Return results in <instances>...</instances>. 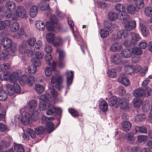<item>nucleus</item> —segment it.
Wrapping results in <instances>:
<instances>
[{
	"instance_id": "obj_22",
	"label": "nucleus",
	"mask_w": 152,
	"mask_h": 152,
	"mask_svg": "<svg viewBox=\"0 0 152 152\" xmlns=\"http://www.w3.org/2000/svg\"><path fill=\"white\" fill-rule=\"evenodd\" d=\"M134 5L136 8L139 11L144 6L143 0H134Z\"/></svg>"
},
{
	"instance_id": "obj_3",
	"label": "nucleus",
	"mask_w": 152,
	"mask_h": 152,
	"mask_svg": "<svg viewBox=\"0 0 152 152\" xmlns=\"http://www.w3.org/2000/svg\"><path fill=\"white\" fill-rule=\"evenodd\" d=\"M125 14V17H124L123 15L121 18L122 22L124 26V28L126 31L122 30L119 31L116 36V39L124 38L127 37L128 35L127 31H130L134 30L136 27V24L135 21L131 20L129 21L130 16L128 14Z\"/></svg>"
},
{
	"instance_id": "obj_20",
	"label": "nucleus",
	"mask_w": 152,
	"mask_h": 152,
	"mask_svg": "<svg viewBox=\"0 0 152 152\" xmlns=\"http://www.w3.org/2000/svg\"><path fill=\"white\" fill-rule=\"evenodd\" d=\"M128 12L132 15L134 14L136 12L138 11L134 5L132 4L128 5L127 7Z\"/></svg>"
},
{
	"instance_id": "obj_53",
	"label": "nucleus",
	"mask_w": 152,
	"mask_h": 152,
	"mask_svg": "<svg viewBox=\"0 0 152 152\" xmlns=\"http://www.w3.org/2000/svg\"><path fill=\"white\" fill-rule=\"evenodd\" d=\"M135 129L137 132L141 133H146L147 132V130L144 126H137L136 127Z\"/></svg>"
},
{
	"instance_id": "obj_64",
	"label": "nucleus",
	"mask_w": 152,
	"mask_h": 152,
	"mask_svg": "<svg viewBox=\"0 0 152 152\" xmlns=\"http://www.w3.org/2000/svg\"><path fill=\"white\" fill-rule=\"evenodd\" d=\"M36 40L34 38H31L29 39L28 41V43L30 46H32L34 44Z\"/></svg>"
},
{
	"instance_id": "obj_63",
	"label": "nucleus",
	"mask_w": 152,
	"mask_h": 152,
	"mask_svg": "<svg viewBox=\"0 0 152 152\" xmlns=\"http://www.w3.org/2000/svg\"><path fill=\"white\" fill-rule=\"evenodd\" d=\"M24 34V31L23 29L22 28H20L18 34L15 37V38H19L20 37L23 35Z\"/></svg>"
},
{
	"instance_id": "obj_59",
	"label": "nucleus",
	"mask_w": 152,
	"mask_h": 152,
	"mask_svg": "<svg viewBox=\"0 0 152 152\" xmlns=\"http://www.w3.org/2000/svg\"><path fill=\"white\" fill-rule=\"evenodd\" d=\"M35 56L37 59H41L43 57L44 54L43 52L40 51L36 52L35 53Z\"/></svg>"
},
{
	"instance_id": "obj_24",
	"label": "nucleus",
	"mask_w": 152,
	"mask_h": 152,
	"mask_svg": "<svg viewBox=\"0 0 152 152\" xmlns=\"http://www.w3.org/2000/svg\"><path fill=\"white\" fill-rule=\"evenodd\" d=\"M35 26L36 28L40 31H43L45 28V23L42 21H37L35 23Z\"/></svg>"
},
{
	"instance_id": "obj_40",
	"label": "nucleus",
	"mask_w": 152,
	"mask_h": 152,
	"mask_svg": "<svg viewBox=\"0 0 152 152\" xmlns=\"http://www.w3.org/2000/svg\"><path fill=\"white\" fill-rule=\"evenodd\" d=\"M26 45L25 43L23 42L20 44L19 47V51L22 54L25 53H26Z\"/></svg>"
},
{
	"instance_id": "obj_6",
	"label": "nucleus",
	"mask_w": 152,
	"mask_h": 152,
	"mask_svg": "<svg viewBox=\"0 0 152 152\" xmlns=\"http://www.w3.org/2000/svg\"><path fill=\"white\" fill-rule=\"evenodd\" d=\"M17 49L16 45L12 46L10 48V53L7 49L4 50L0 52V59L6 60L10 57L14 56L16 54Z\"/></svg>"
},
{
	"instance_id": "obj_16",
	"label": "nucleus",
	"mask_w": 152,
	"mask_h": 152,
	"mask_svg": "<svg viewBox=\"0 0 152 152\" xmlns=\"http://www.w3.org/2000/svg\"><path fill=\"white\" fill-rule=\"evenodd\" d=\"M64 40L60 36L55 37L52 44L54 46H62L64 44Z\"/></svg>"
},
{
	"instance_id": "obj_39",
	"label": "nucleus",
	"mask_w": 152,
	"mask_h": 152,
	"mask_svg": "<svg viewBox=\"0 0 152 152\" xmlns=\"http://www.w3.org/2000/svg\"><path fill=\"white\" fill-rule=\"evenodd\" d=\"M131 51L133 54L137 56L140 55L142 52L141 49L136 47L133 48Z\"/></svg>"
},
{
	"instance_id": "obj_50",
	"label": "nucleus",
	"mask_w": 152,
	"mask_h": 152,
	"mask_svg": "<svg viewBox=\"0 0 152 152\" xmlns=\"http://www.w3.org/2000/svg\"><path fill=\"white\" fill-rule=\"evenodd\" d=\"M7 97V95L5 92L3 90L0 91V100L4 101Z\"/></svg>"
},
{
	"instance_id": "obj_1",
	"label": "nucleus",
	"mask_w": 152,
	"mask_h": 152,
	"mask_svg": "<svg viewBox=\"0 0 152 152\" xmlns=\"http://www.w3.org/2000/svg\"><path fill=\"white\" fill-rule=\"evenodd\" d=\"M26 75L22 74L21 70H18L11 74L9 72H6L1 74L0 79L2 80H9L10 83H14L13 85H7L6 88L8 94L12 95L15 92L18 93L20 91V87L16 83V82L18 81L20 85H24L26 83Z\"/></svg>"
},
{
	"instance_id": "obj_14",
	"label": "nucleus",
	"mask_w": 152,
	"mask_h": 152,
	"mask_svg": "<svg viewBox=\"0 0 152 152\" xmlns=\"http://www.w3.org/2000/svg\"><path fill=\"white\" fill-rule=\"evenodd\" d=\"M68 24L71 27V28L72 29V31L73 32V34L74 36V37H75L77 41H80V40L82 43H83V47L84 48H86V44L84 43L80 35H78V36H77L76 34L75 33L74 30H73V26H74V23L72 22V20H68Z\"/></svg>"
},
{
	"instance_id": "obj_8",
	"label": "nucleus",
	"mask_w": 152,
	"mask_h": 152,
	"mask_svg": "<svg viewBox=\"0 0 152 152\" xmlns=\"http://www.w3.org/2000/svg\"><path fill=\"white\" fill-rule=\"evenodd\" d=\"M32 63L33 64L29 66L28 67V70L29 73L30 74H34L37 71L36 66H39L41 64L40 61L36 60L34 58L31 60Z\"/></svg>"
},
{
	"instance_id": "obj_18",
	"label": "nucleus",
	"mask_w": 152,
	"mask_h": 152,
	"mask_svg": "<svg viewBox=\"0 0 152 152\" xmlns=\"http://www.w3.org/2000/svg\"><path fill=\"white\" fill-rule=\"evenodd\" d=\"M140 27L142 35L144 37L148 36L149 34V32L148 28L141 23H140Z\"/></svg>"
},
{
	"instance_id": "obj_41",
	"label": "nucleus",
	"mask_w": 152,
	"mask_h": 152,
	"mask_svg": "<svg viewBox=\"0 0 152 152\" xmlns=\"http://www.w3.org/2000/svg\"><path fill=\"white\" fill-rule=\"evenodd\" d=\"M14 148L15 150L17 152H24V149L23 146L20 144H15Z\"/></svg>"
},
{
	"instance_id": "obj_19",
	"label": "nucleus",
	"mask_w": 152,
	"mask_h": 152,
	"mask_svg": "<svg viewBox=\"0 0 152 152\" xmlns=\"http://www.w3.org/2000/svg\"><path fill=\"white\" fill-rule=\"evenodd\" d=\"M120 99L119 98H117L115 96H112L110 98L109 101V104L111 106L115 104L119 105Z\"/></svg>"
},
{
	"instance_id": "obj_9",
	"label": "nucleus",
	"mask_w": 152,
	"mask_h": 152,
	"mask_svg": "<svg viewBox=\"0 0 152 152\" xmlns=\"http://www.w3.org/2000/svg\"><path fill=\"white\" fill-rule=\"evenodd\" d=\"M63 77L60 75H55L53 77L51 82L52 84H56V87L58 90H60L63 88L61 84L63 82Z\"/></svg>"
},
{
	"instance_id": "obj_62",
	"label": "nucleus",
	"mask_w": 152,
	"mask_h": 152,
	"mask_svg": "<svg viewBox=\"0 0 152 152\" xmlns=\"http://www.w3.org/2000/svg\"><path fill=\"white\" fill-rule=\"evenodd\" d=\"M45 50L47 53H50L52 51V48L50 45L46 44L45 46Z\"/></svg>"
},
{
	"instance_id": "obj_46",
	"label": "nucleus",
	"mask_w": 152,
	"mask_h": 152,
	"mask_svg": "<svg viewBox=\"0 0 152 152\" xmlns=\"http://www.w3.org/2000/svg\"><path fill=\"white\" fill-rule=\"evenodd\" d=\"M45 128L42 126H39L36 128L35 129V132L37 135H39L43 133L45 131Z\"/></svg>"
},
{
	"instance_id": "obj_11",
	"label": "nucleus",
	"mask_w": 152,
	"mask_h": 152,
	"mask_svg": "<svg viewBox=\"0 0 152 152\" xmlns=\"http://www.w3.org/2000/svg\"><path fill=\"white\" fill-rule=\"evenodd\" d=\"M46 114L48 115H51L54 113L60 114L62 112V110L59 107H55L53 105L49 104L48 105Z\"/></svg>"
},
{
	"instance_id": "obj_21",
	"label": "nucleus",
	"mask_w": 152,
	"mask_h": 152,
	"mask_svg": "<svg viewBox=\"0 0 152 152\" xmlns=\"http://www.w3.org/2000/svg\"><path fill=\"white\" fill-rule=\"evenodd\" d=\"M67 77V84L68 86H69L72 83L73 77V73L72 71H67L66 72Z\"/></svg>"
},
{
	"instance_id": "obj_23",
	"label": "nucleus",
	"mask_w": 152,
	"mask_h": 152,
	"mask_svg": "<svg viewBox=\"0 0 152 152\" xmlns=\"http://www.w3.org/2000/svg\"><path fill=\"white\" fill-rule=\"evenodd\" d=\"M131 42L133 44L136 43L141 38L140 35L134 32H132L131 33Z\"/></svg>"
},
{
	"instance_id": "obj_58",
	"label": "nucleus",
	"mask_w": 152,
	"mask_h": 152,
	"mask_svg": "<svg viewBox=\"0 0 152 152\" xmlns=\"http://www.w3.org/2000/svg\"><path fill=\"white\" fill-rule=\"evenodd\" d=\"M69 112L74 117H77L78 116L77 112L73 109H70L69 110Z\"/></svg>"
},
{
	"instance_id": "obj_29",
	"label": "nucleus",
	"mask_w": 152,
	"mask_h": 152,
	"mask_svg": "<svg viewBox=\"0 0 152 152\" xmlns=\"http://www.w3.org/2000/svg\"><path fill=\"white\" fill-rule=\"evenodd\" d=\"M119 82L121 83L126 86H129L130 84L129 80L126 78L123 77H120L118 79Z\"/></svg>"
},
{
	"instance_id": "obj_31",
	"label": "nucleus",
	"mask_w": 152,
	"mask_h": 152,
	"mask_svg": "<svg viewBox=\"0 0 152 152\" xmlns=\"http://www.w3.org/2000/svg\"><path fill=\"white\" fill-rule=\"evenodd\" d=\"M121 53L124 58H129L131 56L132 51L129 49H126L123 50Z\"/></svg>"
},
{
	"instance_id": "obj_30",
	"label": "nucleus",
	"mask_w": 152,
	"mask_h": 152,
	"mask_svg": "<svg viewBox=\"0 0 152 152\" xmlns=\"http://www.w3.org/2000/svg\"><path fill=\"white\" fill-rule=\"evenodd\" d=\"M145 94L144 91L141 89H137L133 93L134 96L136 97L142 96Z\"/></svg>"
},
{
	"instance_id": "obj_35",
	"label": "nucleus",
	"mask_w": 152,
	"mask_h": 152,
	"mask_svg": "<svg viewBox=\"0 0 152 152\" xmlns=\"http://www.w3.org/2000/svg\"><path fill=\"white\" fill-rule=\"evenodd\" d=\"M99 107L102 111H106L108 109L107 104L105 101L102 100L100 102Z\"/></svg>"
},
{
	"instance_id": "obj_55",
	"label": "nucleus",
	"mask_w": 152,
	"mask_h": 152,
	"mask_svg": "<svg viewBox=\"0 0 152 152\" xmlns=\"http://www.w3.org/2000/svg\"><path fill=\"white\" fill-rule=\"evenodd\" d=\"M52 68L50 67H47L45 69V73L46 76H50L51 74L52 70L55 69V68L53 69V67L52 66Z\"/></svg>"
},
{
	"instance_id": "obj_2",
	"label": "nucleus",
	"mask_w": 152,
	"mask_h": 152,
	"mask_svg": "<svg viewBox=\"0 0 152 152\" xmlns=\"http://www.w3.org/2000/svg\"><path fill=\"white\" fill-rule=\"evenodd\" d=\"M5 7L7 10L4 12V16L9 18H11L12 20H17L19 18H23L26 15V12L23 8L19 6L16 7V4L12 1H7Z\"/></svg>"
},
{
	"instance_id": "obj_5",
	"label": "nucleus",
	"mask_w": 152,
	"mask_h": 152,
	"mask_svg": "<svg viewBox=\"0 0 152 152\" xmlns=\"http://www.w3.org/2000/svg\"><path fill=\"white\" fill-rule=\"evenodd\" d=\"M48 87L51 92V96L50 97L48 98V97H49V94H46L45 95H42L39 96V99L40 101L45 102L48 101L51 102L54 100V103H55L57 100L56 97L58 95V94L56 91H55L53 87H50L49 86Z\"/></svg>"
},
{
	"instance_id": "obj_52",
	"label": "nucleus",
	"mask_w": 152,
	"mask_h": 152,
	"mask_svg": "<svg viewBox=\"0 0 152 152\" xmlns=\"http://www.w3.org/2000/svg\"><path fill=\"white\" fill-rule=\"evenodd\" d=\"M108 75L111 77L115 78L116 77V73L113 69L109 70L107 72Z\"/></svg>"
},
{
	"instance_id": "obj_37",
	"label": "nucleus",
	"mask_w": 152,
	"mask_h": 152,
	"mask_svg": "<svg viewBox=\"0 0 152 152\" xmlns=\"http://www.w3.org/2000/svg\"><path fill=\"white\" fill-rule=\"evenodd\" d=\"M122 48L121 45L118 43H115L111 47V50L113 51H120Z\"/></svg>"
},
{
	"instance_id": "obj_32",
	"label": "nucleus",
	"mask_w": 152,
	"mask_h": 152,
	"mask_svg": "<svg viewBox=\"0 0 152 152\" xmlns=\"http://www.w3.org/2000/svg\"><path fill=\"white\" fill-rule=\"evenodd\" d=\"M123 130L125 131H129L131 128V124L128 121H125L123 123L122 125Z\"/></svg>"
},
{
	"instance_id": "obj_27",
	"label": "nucleus",
	"mask_w": 152,
	"mask_h": 152,
	"mask_svg": "<svg viewBox=\"0 0 152 152\" xmlns=\"http://www.w3.org/2000/svg\"><path fill=\"white\" fill-rule=\"evenodd\" d=\"M119 105H120V107L122 109H126L128 107V101L127 99H120Z\"/></svg>"
},
{
	"instance_id": "obj_45",
	"label": "nucleus",
	"mask_w": 152,
	"mask_h": 152,
	"mask_svg": "<svg viewBox=\"0 0 152 152\" xmlns=\"http://www.w3.org/2000/svg\"><path fill=\"white\" fill-rule=\"evenodd\" d=\"M28 85L30 86H32L35 83L34 78L32 76H30L26 80Z\"/></svg>"
},
{
	"instance_id": "obj_48",
	"label": "nucleus",
	"mask_w": 152,
	"mask_h": 152,
	"mask_svg": "<svg viewBox=\"0 0 152 152\" xmlns=\"http://www.w3.org/2000/svg\"><path fill=\"white\" fill-rule=\"evenodd\" d=\"M28 105L30 109H34L37 106V102L34 100H31L28 103Z\"/></svg>"
},
{
	"instance_id": "obj_43",
	"label": "nucleus",
	"mask_w": 152,
	"mask_h": 152,
	"mask_svg": "<svg viewBox=\"0 0 152 152\" xmlns=\"http://www.w3.org/2000/svg\"><path fill=\"white\" fill-rule=\"evenodd\" d=\"M35 90L38 93L40 94L43 92L45 89L44 87L42 85L37 84L35 86Z\"/></svg>"
},
{
	"instance_id": "obj_36",
	"label": "nucleus",
	"mask_w": 152,
	"mask_h": 152,
	"mask_svg": "<svg viewBox=\"0 0 152 152\" xmlns=\"http://www.w3.org/2000/svg\"><path fill=\"white\" fill-rule=\"evenodd\" d=\"M111 60L115 63L118 64L121 61V57L118 55H114L111 57Z\"/></svg>"
},
{
	"instance_id": "obj_61",
	"label": "nucleus",
	"mask_w": 152,
	"mask_h": 152,
	"mask_svg": "<svg viewBox=\"0 0 152 152\" xmlns=\"http://www.w3.org/2000/svg\"><path fill=\"white\" fill-rule=\"evenodd\" d=\"M2 143V146H0V152H1L3 148H5L8 146L10 145V142H5H5L4 143L3 142Z\"/></svg>"
},
{
	"instance_id": "obj_56",
	"label": "nucleus",
	"mask_w": 152,
	"mask_h": 152,
	"mask_svg": "<svg viewBox=\"0 0 152 152\" xmlns=\"http://www.w3.org/2000/svg\"><path fill=\"white\" fill-rule=\"evenodd\" d=\"M126 137L127 139L129 140L131 143L133 142L135 139L133 134H132L128 133L127 134Z\"/></svg>"
},
{
	"instance_id": "obj_26",
	"label": "nucleus",
	"mask_w": 152,
	"mask_h": 152,
	"mask_svg": "<svg viewBox=\"0 0 152 152\" xmlns=\"http://www.w3.org/2000/svg\"><path fill=\"white\" fill-rule=\"evenodd\" d=\"M38 13V9L37 6H33L30 8L29 12L30 16L32 18L35 17Z\"/></svg>"
},
{
	"instance_id": "obj_10",
	"label": "nucleus",
	"mask_w": 152,
	"mask_h": 152,
	"mask_svg": "<svg viewBox=\"0 0 152 152\" xmlns=\"http://www.w3.org/2000/svg\"><path fill=\"white\" fill-rule=\"evenodd\" d=\"M141 69V67L137 65L135 66H130L127 62L125 64V70L126 74H130L132 72L135 73L139 72Z\"/></svg>"
},
{
	"instance_id": "obj_17",
	"label": "nucleus",
	"mask_w": 152,
	"mask_h": 152,
	"mask_svg": "<svg viewBox=\"0 0 152 152\" xmlns=\"http://www.w3.org/2000/svg\"><path fill=\"white\" fill-rule=\"evenodd\" d=\"M52 58L51 55L50 54H47L45 56V59L47 63L50 66H52L53 69H54L56 67V64L52 59Z\"/></svg>"
},
{
	"instance_id": "obj_54",
	"label": "nucleus",
	"mask_w": 152,
	"mask_h": 152,
	"mask_svg": "<svg viewBox=\"0 0 152 152\" xmlns=\"http://www.w3.org/2000/svg\"><path fill=\"white\" fill-rule=\"evenodd\" d=\"M142 102L141 100L137 98L134 99L133 101L134 105L135 107H139L141 104Z\"/></svg>"
},
{
	"instance_id": "obj_25",
	"label": "nucleus",
	"mask_w": 152,
	"mask_h": 152,
	"mask_svg": "<svg viewBox=\"0 0 152 152\" xmlns=\"http://www.w3.org/2000/svg\"><path fill=\"white\" fill-rule=\"evenodd\" d=\"M19 24L17 22H14L11 24L10 26V30L12 32H16L19 29Z\"/></svg>"
},
{
	"instance_id": "obj_4",
	"label": "nucleus",
	"mask_w": 152,
	"mask_h": 152,
	"mask_svg": "<svg viewBox=\"0 0 152 152\" xmlns=\"http://www.w3.org/2000/svg\"><path fill=\"white\" fill-rule=\"evenodd\" d=\"M25 108L21 110V117L20 119L22 123L24 125L28 124L31 119L35 121H37L39 118L38 113L37 111H36L32 113V116L25 111Z\"/></svg>"
},
{
	"instance_id": "obj_47",
	"label": "nucleus",
	"mask_w": 152,
	"mask_h": 152,
	"mask_svg": "<svg viewBox=\"0 0 152 152\" xmlns=\"http://www.w3.org/2000/svg\"><path fill=\"white\" fill-rule=\"evenodd\" d=\"M46 26L48 31H53L54 30V27L52 23L50 21L47 22Z\"/></svg>"
},
{
	"instance_id": "obj_49",
	"label": "nucleus",
	"mask_w": 152,
	"mask_h": 152,
	"mask_svg": "<svg viewBox=\"0 0 152 152\" xmlns=\"http://www.w3.org/2000/svg\"><path fill=\"white\" fill-rule=\"evenodd\" d=\"M10 68V65L8 64H3L0 65V71H4Z\"/></svg>"
},
{
	"instance_id": "obj_42",
	"label": "nucleus",
	"mask_w": 152,
	"mask_h": 152,
	"mask_svg": "<svg viewBox=\"0 0 152 152\" xmlns=\"http://www.w3.org/2000/svg\"><path fill=\"white\" fill-rule=\"evenodd\" d=\"M145 13L147 16L150 17L151 19L152 17V8L150 7H146L144 10Z\"/></svg>"
},
{
	"instance_id": "obj_12",
	"label": "nucleus",
	"mask_w": 152,
	"mask_h": 152,
	"mask_svg": "<svg viewBox=\"0 0 152 152\" xmlns=\"http://www.w3.org/2000/svg\"><path fill=\"white\" fill-rule=\"evenodd\" d=\"M56 52L59 54V58L60 61L59 63L58 66L60 68L63 67L64 65V62L62 61L63 59L65 56V53L64 51L58 48L56 50Z\"/></svg>"
},
{
	"instance_id": "obj_60",
	"label": "nucleus",
	"mask_w": 152,
	"mask_h": 152,
	"mask_svg": "<svg viewBox=\"0 0 152 152\" xmlns=\"http://www.w3.org/2000/svg\"><path fill=\"white\" fill-rule=\"evenodd\" d=\"M147 45V43L145 42H141L139 44V46L140 49H144L145 48Z\"/></svg>"
},
{
	"instance_id": "obj_44",
	"label": "nucleus",
	"mask_w": 152,
	"mask_h": 152,
	"mask_svg": "<svg viewBox=\"0 0 152 152\" xmlns=\"http://www.w3.org/2000/svg\"><path fill=\"white\" fill-rule=\"evenodd\" d=\"M96 7L100 8H104L107 7V4L103 1H98L95 3Z\"/></svg>"
},
{
	"instance_id": "obj_33",
	"label": "nucleus",
	"mask_w": 152,
	"mask_h": 152,
	"mask_svg": "<svg viewBox=\"0 0 152 152\" xmlns=\"http://www.w3.org/2000/svg\"><path fill=\"white\" fill-rule=\"evenodd\" d=\"M55 35L52 33H49L46 36V39L47 41L52 44L55 37Z\"/></svg>"
},
{
	"instance_id": "obj_34",
	"label": "nucleus",
	"mask_w": 152,
	"mask_h": 152,
	"mask_svg": "<svg viewBox=\"0 0 152 152\" xmlns=\"http://www.w3.org/2000/svg\"><path fill=\"white\" fill-rule=\"evenodd\" d=\"M108 18L110 20H115L118 18L120 19V17H119L118 14L113 12L109 13L108 14Z\"/></svg>"
},
{
	"instance_id": "obj_38",
	"label": "nucleus",
	"mask_w": 152,
	"mask_h": 152,
	"mask_svg": "<svg viewBox=\"0 0 152 152\" xmlns=\"http://www.w3.org/2000/svg\"><path fill=\"white\" fill-rule=\"evenodd\" d=\"M46 129L49 132H52L54 129L53 123L51 122H48L46 124Z\"/></svg>"
},
{
	"instance_id": "obj_13",
	"label": "nucleus",
	"mask_w": 152,
	"mask_h": 152,
	"mask_svg": "<svg viewBox=\"0 0 152 152\" xmlns=\"http://www.w3.org/2000/svg\"><path fill=\"white\" fill-rule=\"evenodd\" d=\"M1 43L4 47L6 48H11L12 46L16 45V48L17 49V45L14 44L12 45V42L11 40L7 37L2 38L1 39Z\"/></svg>"
},
{
	"instance_id": "obj_7",
	"label": "nucleus",
	"mask_w": 152,
	"mask_h": 152,
	"mask_svg": "<svg viewBox=\"0 0 152 152\" xmlns=\"http://www.w3.org/2000/svg\"><path fill=\"white\" fill-rule=\"evenodd\" d=\"M104 29L100 30V36L103 38H106L109 35V32H111L112 29L110 26L111 24L108 23L107 21H105L104 22Z\"/></svg>"
},
{
	"instance_id": "obj_15",
	"label": "nucleus",
	"mask_w": 152,
	"mask_h": 152,
	"mask_svg": "<svg viewBox=\"0 0 152 152\" xmlns=\"http://www.w3.org/2000/svg\"><path fill=\"white\" fill-rule=\"evenodd\" d=\"M115 10L121 12V14L120 16V19H121V16L125 17V14H128L126 12H125L126 8L125 6L123 4L118 3L115 6Z\"/></svg>"
},
{
	"instance_id": "obj_57",
	"label": "nucleus",
	"mask_w": 152,
	"mask_h": 152,
	"mask_svg": "<svg viewBox=\"0 0 152 152\" xmlns=\"http://www.w3.org/2000/svg\"><path fill=\"white\" fill-rule=\"evenodd\" d=\"M149 108V105L148 104V101L145 102V103H144L142 105V109L144 112H146Z\"/></svg>"
},
{
	"instance_id": "obj_28",
	"label": "nucleus",
	"mask_w": 152,
	"mask_h": 152,
	"mask_svg": "<svg viewBox=\"0 0 152 152\" xmlns=\"http://www.w3.org/2000/svg\"><path fill=\"white\" fill-rule=\"evenodd\" d=\"M10 25V21L9 20H6L2 22H0V30L3 29L5 28L9 27Z\"/></svg>"
},
{
	"instance_id": "obj_51",
	"label": "nucleus",
	"mask_w": 152,
	"mask_h": 152,
	"mask_svg": "<svg viewBox=\"0 0 152 152\" xmlns=\"http://www.w3.org/2000/svg\"><path fill=\"white\" fill-rule=\"evenodd\" d=\"M26 132L28 134H29L31 137L34 139L36 137V135L33 130L30 129H28L26 130Z\"/></svg>"
}]
</instances>
